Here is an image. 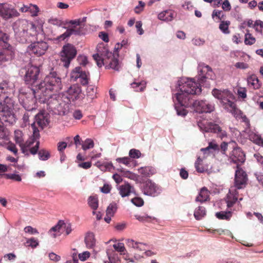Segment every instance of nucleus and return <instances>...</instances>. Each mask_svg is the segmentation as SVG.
I'll list each match as a JSON object with an SVG mask.
<instances>
[{"mask_svg": "<svg viewBox=\"0 0 263 263\" xmlns=\"http://www.w3.org/2000/svg\"><path fill=\"white\" fill-rule=\"evenodd\" d=\"M9 40V35L0 27V41L4 44L8 43Z\"/></svg>", "mask_w": 263, "mask_h": 263, "instance_id": "43", "label": "nucleus"}, {"mask_svg": "<svg viewBox=\"0 0 263 263\" xmlns=\"http://www.w3.org/2000/svg\"><path fill=\"white\" fill-rule=\"evenodd\" d=\"M193 107L199 113L211 112L215 109L214 104L203 100L194 101L193 103Z\"/></svg>", "mask_w": 263, "mask_h": 263, "instance_id": "13", "label": "nucleus"}, {"mask_svg": "<svg viewBox=\"0 0 263 263\" xmlns=\"http://www.w3.org/2000/svg\"><path fill=\"white\" fill-rule=\"evenodd\" d=\"M90 256V253L88 251L84 252L81 254H79V259L82 261L85 260L87 258H88Z\"/></svg>", "mask_w": 263, "mask_h": 263, "instance_id": "56", "label": "nucleus"}, {"mask_svg": "<svg viewBox=\"0 0 263 263\" xmlns=\"http://www.w3.org/2000/svg\"><path fill=\"white\" fill-rule=\"evenodd\" d=\"M88 204L93 210H96L98 207V201L97 198L90 196L88 198Z\"/></svg>", "mask_w": 263, "mask_h": 263, "instance_id": "38", "label": "nucleus"}, {"mask_svg": "<svg viewBox=\"0 0 263 263\" xmlns=\"http://www.w3.org/2000/svg\"><path fill=\"white\" fill-rule=\"evenodd\" d=\"M230 158L232 162L238 165L245 162V155L240 148L236 147L232 152Z\"/></svg>", "mask_w": 263, "mask_h": 263, "instance_id": "16", "label": "nucleus"}, {"mask_svg": "<svg viewBox=\"0 0 263 263\" xmlns=\"http://www.w3.org/2000/svg\"><path fill=\"white\" fill-rule=\"evenodd\" d=\"M12 88L9 86L7 81L0 83V98H4L5 96L11 95Z\"/></svg>", "mask_w": 263, "mask_h": 263, "instance_id": "21", "label": "nucleus"}, {"mask_svg": "<svg viewBox=\"0 0 263 263\" xmlns=\"http://www.w3.org/2000/svg\"><path fill=\"white\" fill-rule=\"evenodd\" d=\"M26 243L28 246L31 247L32 248H36L39 245V242L36 239L34 238H31L27 240Z\"/></svg>", "mask_w": 263, "mask_h": 263, "instance_id": "49", "label": "nucleus"}, {"mask_svg": "<svg viewBox=\"0 0 263 263\" xmlns=\"http://www.w3.org/2000/svg\"><path fill=\"white\" fill-rule=\"evenodd\" d=\"M2 51L6 57L8 61H11L15 55V50L14 48L8 43L4 44L3 45V50Z\"/></svg>", "mask_w": 263, "mask_h": 263, "instance_id": "18", "label": "nucleus"}, {"mask_svg": "<svg viewBox=\"0 0 263 263\" xmlns=\"http://www.w3.org/2000/svg\"><path fill=\"white\" fill-rule=\"evenodd\" d=\"M230 24L229 21H221L219 25V29L224 33H229V26Z\"/></svg>", "mask_w": 263, "mask_h": 263, "instance_id": "39", "label": "nucleus"}, {"mask_svg": "<svg viewBox=\"0 0 263 263\" xmlns=\"http://www.w3.org/2000/svg\"><path fill=\"white\" fill-rule=\"evenodd\" d=\"M231 212H224L221 211L216 213V216L219 219H226L228 220L231 217Z\"/></svg>", "mask_w": 263, "mask_h": 263, "instance_id": "34", "label": "nucleus"}, {"mask_svg": "<svg viewBox=\"0 0 263 263\" xmlns=\"http://www.w3.org/2000/svg\"><path fill=\"white\" fill-rule=\"evenodd\" d=\"M248 180L246 173L237 166L235 175V186L237 189H240L245 186Z\"/></svg>", "mask_w": 263, "mask_h": 263, "instance_id": "14", "label": "nucleus"}, {"mask_svg": "<svg viewBox=\"0 0 263 263\" xmlns=\"http://www.w3.org/2000/svg\"><path fill=\"white\" fill-rule=\"evenodd\" d=\"M80 35L81 34L80 29H75L74 28L68 29L65 32L59 36L57 40L58 41L64 40L67 37H69L71 34Z\"/></svg>", "mask_w": 263, "mask_h": 263, "instance_id": "26", "label": "nucleus"}, {"mask_svg": "<svg viewBox=\"0 0 263 263\" xmlns=\"http://www.w3.org/2000/svg\"><path fill=\"white\" fill-rule=\"evenodd\" d=\"M206 214L205 208L203 206H199L197 209L194 214V216L196 219L199 220L202 219Z\"/></svg>", "mask_w": 263, "mask_h": 263, "instance_id": "33", "label": "nucleus"}, {"mask_svg": "<svg viewBox=\"0 0 263 263\" xmlns=\"http://www.w3.org/2000/svg\"><path fill=\"white\" fill-rule=\"evenodd\" d=\"M19 13L16 9L6 3H0V17L8 20L18 16Z\"/></svg>", "mask_w": 263, "mask_h": 263, "instance_id": "12", "label": "nucleus"}, {"mask_svg": "<svg viewBox=\"0 0 263 263\" xmlns=\"http://www.w3.org/2000/svg\"><path fill=\"white\" fill-rule=\"evenodd\" d=\"M40 70L37 66L31 65L28 68L24 80L25 82L33 86L32 91L37 92L36 85H39L40 82L39 80L40 78Z\"/></svg>", "mask_w": 263, "mask_h": 263, "instance_id": "8", "label": "nucleus"}, {"mask_svg": "<svg viewBox=\"0 0 263 263\" xmlns=\"http://www.w3.org/2000/svg\"><path fill=\"white\" fill-rule=\"evenodd\" d=\"M183 106H181L180 105H178L176 103H175V109L176 110L177 115L181 116H185L187 111L186 109L183 108Z\"/></svg>", "mask_w": 263, "mask_h": 263, "instance_id": "42", "label": "nucleus"}, {"mask_svg": "<svg viewBox=\"0 0 263 263\" xmlns=\"http://www.w3.org/2000/svg\"><path fill=\"white\" fill-rule=\"evenodd\" d=\"M222 9L226 11H228L231 10V5L228 0H224L222 5Z\"/></svg>", "mask_w": 263, "mask_h": 263, "instance_id": "57", "label": "nucleus"}, {"mask_svg": "<svg viewBox=\"0 0 263 263\" xmlns=\"http://www.w3.org/2000/svg\"><path fill=\"white\" fill-rule=\"evenodd\" d=\"M35 124L36 123L40 127L43 128L48 124V119L43 113H39L35 116Z\"/></svg>", "mask_w": 263, "mask_h": 263, "instance_id": "24", "label": "nucleus"}, {"mask_svg": "<svg viewBox=\"0 0 263 263\" xmlns=\"http://www.w3.org/2000/svg\"><path fill=\"white\" fill-rule=\"evenodd\" d=\"M201 162L202 160L200 158H198L195 163L196 171L199 173H203L205 171L204 168L202 166H200Z\"/></svg>", "mask_w": 263, "mask_h": 263, "instance_id": "50", "label": "nucleus"}, {"mask_svg": "<svg viewBox=\"0 0 263 263\" xmlns=\"http://www.w3.org/2000/svg\"><path fill=\"white\" fill-rule=\"evenodd\" d=\"M65 229V232L66 235H69L72 231V226L70 223H65L63 225Z\"/></svg>", "mask_w": 263, "mask_h": 263, "instance_id": "63", "label": "nucleus"}, {"mask_svg": "<svg viewBox=\"0 0 263 263\" xmlns=\"http://www.w3.org/2000/svg\"><path fill=\"white\" fill-rule=\"evenodd\" d=\"M11 95L0 98V120L2 123L12 125L15 122L16 117L13 112L14 101Z\"/></svg>", "mask_w": 263, "mask_h": 263, "instance_id": "4", "label": "nucleus"}, {"mask_svg": "<svg viewBox=\"0 0 263 263\" xmlns=\"http://www.w3.org/2000/svg\"><path fill=\"white\" fill-rule=\"evenodd\" d=\"M7 137L6 129L0 125V139H5Z\"/></svg>", "mask_w": 263, "mask_h": 263, "instance_id": "53", "label": "nucleus"}, {"mask_svg": "<svg viewBox=\"0 0 263 263\" xmlns=\"http://www.w3.org/2000/svg\"><path fill=\"white\" fill-rule=\"evenodd\" d=\"M78 60H79L80 64L83 66H85L88 63L87 58L85 56H79Z\"/></svg>", "mask_w": 263, "mask_h": 263, "instance_id": "62", "label": "nucleus"}, {"mask_svg": "<svg viewBox=\"0 0 263 263\" xmlns=\"http://www.w3.org/2000/svg\"><path fill=\"white\" fill-rule=\"evenodd\" d=\"M127 243L128 247L140 251H144L145 245L142 243L135 241L133 239H127Z\"/></svg>", "mask_w": 263, "mask_h": 263, "instance_id": "28", "label": "nucleus"}, {"mask_svg": "<svg viewBox=\"0 0 263 263\" xmlns=\"http://www.w3.org/2000/svg\"><path fill=\"white\" fill-rule=\"evenodd\" d=\"M48 98H45L47 101V109L54 114L65 115L69 109V106L65 102L61 93L51 95Z\"/></svg>", "mask_w": 263, "mask_h": 263, "instance_id": "5", "label": "nucleus"}, {"mask_svg": "<svg viewBox=\"0 0 263 263\" xmlns=\"http://www.w3.org/2000/svg\"><path fill=\"white\" fill-rule=\"evenodd\" d=\"M30 9V11L32 13L33 16H36L37 15V13L39 11V8L36 5H31L29 7Z\"/></svg>", "mask_w": 263, "mask_h": 263, "instance_id": "58", "label": "nucleus"}, {"mask_svg": "<svg viewBox=\"0 0 263 263\" xmlns=\"http://www.w3.org/2000/svg\"><path fill=\"white\" fill-rule=\"evenodd\" d=\"M117 206L116 203H110L107 207L106 210V215L114 216V213L116 211Z\"/></svg>", "mask_w": 263, "mask_h": 263, "instance_id": "40", "label": "nucleus"}, {"mask_svg": "<svg viewBox=\"0 0 263 263\" xmlns=\"http://www.w3.org/2000/svg\"><path fill=\"white\" fill-rule=\"evenodd\" d=\"M62 87L61 78L58 76L57 72H52L36 85V90L37 93H40L39 96L42 95L43 97H47L52 92H59Z\"/></svg>", "mask_w": 263, "mask_h": 263, "instance_id": "2", "label": "nucleus"}, {"mask_svg": "<svg viewBox=\"0 0 263 263\" xmlns=\"http://www.w3.org/2000/svg\"><path fill=\"white\" fill-rule=\"evenodd\" d=\"M93 146L94 143L93 140L91 139H87L84 141V143L82 145V148L85 151L86 149L92 148Z\"/></svg>", "mask_w": 263, "mask_h": 263, "instance_id": "44", "label": "nucleus"}, {"mask_svg": "<svg viewBox=\"0 0 263 263\" xmlns=\"http://www.w3.org/2000/svg\"><path fill=\"white\" fill-rule=\"evenodd\" d=\"M253 28H254L257 31L261 32L263 28V22L256 21L253 25Z\"/></svg>", "mask_w": 263, "mask_h": 263, "instance_id": "52", "label": "nucleus"}, {"mask_svg": "<svg viewBox=\"0 0 263 263\" xmlns=\"http://www.w3.org/2000/svg\"><path fill=\"white\" fill-rule=\"evenodd\" d=\"M77 51L75 47L70 44L64 45L60 52L61 61L63 63V66L68 68L72 60L76 56Z\"/></svg>", "mask_w": 263, "mask_h": 263, "instance_id": "9", "label": "nucleus"}, {"mask_svg": "<svg viewBox=\"0 0 263 263\" xmlns=\"http://www.w3.org/2000/svg\"><path fill=\"white\" fill-rule=\"evenodd\" d=\"M39 95L40 93L37 92H34L33 91H32V93H22L20 96V102L26 110L32 112L36 109L37 97L41 98L43 97L42 95L41 96Z\"/></svg>", "mask_w": 263, "mask_h": 263, "instance_id": "7", "label": "nucleus"}, {"mask_svg": "<svg viewBox=\"0 0 263 263\" xmlns=\"http://www.w3.org/2000/svg\"><path fill=\"white\" fill-rule=\"evenodd\" d=\"M141 153L139 150L132 149L129 152V155L132 158H138L141 156Z\"/></svg>", "mask_w": 263, "mask_h": 263, "instance_id": "47", "label": "nucleus"}, {"mask_svg": "<svg viewBox=\"0 0 263 263\" xmlns=\"http://www.w3.org/2000/svg\"><path fill=\"white\" fill-rule=\"evenodd\" d=\"M159 188L151 181H147L143 186V191L145 195L155 196L157 195ZM159 192L158 191V194Z\"/></svg>", "mask_w": 263, "mask_h": 263, "instance_id": "17", "label": "nucleus"}, {"mask_svg": "<svg viewBox=\"0 0 263 263\" xmlns=\"http://www.w3.org/2000/svg\"><path fill=\"white\" fill-rule=\"evenodd\" d=\"M97 53L94 54L92 57L98 67H101L103 65H106L108 68L119 71L120 68L119 61L107 47L100 45L97 47Z\"/></svg>", "mask_w": 263, "mask_h": 263, "instance_id": "3", "label": "nucleus"}, {"mask_svg": "<svg viewBox=\"0 0 263 263\" xmlns=\"http://www.w3.org/2000/svg\"><path fill=\"white\" fill-rule=\"evenodd\" d=\"M48 48L47 43L44 41L34 42L28 47V51L38 57L45 54Z\"/></svg>", "mask_w": 263, "mask_h": 263, "instance_id": "11", "label": "nucleus"}, {"mask_svg": "<svg viewBox=\"0 0 263 263\" xmlns=\"http://www.w3.org/2000/svg\"><path fill=\"white\" fill-rule=\"evenodd\" d=\"M87 95L92 97L96 94V89L95 86H89L87 88Z\"/></svg>", "mask_w": 263, "mask_h": 263, "instance_id": "55", "label": "nucleus"}, {"mask_svg": "<svg viewBox=\"0 0 263 263\" xmlns=\"http://www.w3.org/2000/svg\"><path fill=\"white\" fill-rule=\"evenodd\" d=\"M24 231L26 233H29L30 234L37 233L38 232L36 229L33 228L31 226H27L24 228Z\"/></svg>", "mask_w": 263, "mask_h": 263, "instance_id": "61", "label": "nucleus"}, {"mask_svg": "<svg viewBox=\"0 0 263 263\" xmlns=\"http://www.w3.org/2000/svg\"><path fill=\"white\" fill-rule=\"evenodd\" d=\"M179 91L175 94L177 104L185 107L193 106V103L190 101L189 95H199L201 92L199 85L192 80L182 79L178 81Z\"/></svg>", "mask_w": 263, "mask_h": 263, "instance_id": "1", "label": "nucleus"}, {"mask_svg": "<svg viewBox=\"0 0 263 263\" xmlns=\"http://www.w3.org/2000/svg\"><path fill=\"white\" fill-rule=\"evenodd\" d=\"M237 192L234 187H231L227 195V203L228 208L232 207L238 199Z\"/></svg>", "mask_w": 263, "mask_h": 263, "instance_id": "19", "label": "nucleus"}, {"mask_svg": "<svg viewBox=\"0 0 263 263\" xmlns=\"http://www.w3.org/2000/svg\"><path fill=\"white\" fill-rule=\"evenodd\" d=\"M4 176L8 179H11L15 181H22V177L19 174L16 173L13 174H4Z\"/></svg>", "mask_w": 263, "mask_h": 263, "instance_id": "35", "label": "nucleus"}, {"mask_svg": "<svg viewBox=\"0 0 263 263\" xmlns=\"http://www.w3.org/2000/svg\"><path fill=\"white\" fill-rule=\"evenodd\" d=\"M114 248L116 251L120 252L121 254H125L126 249L123 243L118 242L113 245Z\"/></svg>", "mask_w": 263, "mask_h": 263, "instance_id": "41", "label": "nucleus"}, {"mask_svg": "<svg viewBox=\"0 0 263 263\" xmlns=\"http://www.w3.org/2000/svg\"><path fill=\"white\" fill-rule=\"evenodd\" d=\"M134 188L128 183L120 185L118 187L119 193L122 197L128 196L133 192Z\"/></svg>", "mask_w": 263, "mask_h": 263, "instance_id": "22", "label": "nucleus"}, {"mask_svg": "<svg viewBox=\"0 0 263 263\" xmlns=\"http://www.w3.org/2000/svg\"><path fill=\"white\" fill-rule=\"evenodd\" d=\"M31 127L33 129V139L36 140L40 137V134L39 129L36 127L35 125V122L31 124Z\"/></svg>", "mask_w": 263, "mask_h": 263, "instance_id": "48", "label": "nucleus"}, {"mask_svg": "<svg viewBox=\"0 0 263 263\" xmlns=\"http://www.w3.org/2000/svg\"><path fill=\"white\" fill-rule=\"evenodd\" d=\"M158 18L166 22H170L173 20V13L170 11H164L158 14Z\"/></svg>", "mask_w": 263, "mask_h": 263, "instance_id": "30", "label": "nucleus"}, {"mask_svg": "<svg viewBox=\"0 0 263 263\" xmlns=\"http://www.w3.org/2000/svg\"><path fill=\"white\" fill-rule=\"evenodd\" d=\"M198 80L201 84L206 82L207 80H214L215 76L213 74L212 68L208 65L204 66L200 70Z\"/></svg>", "mask_w": 263, "mask_h": 263, "instance_id": "15", "label": "nucleus"}, {"mask_svg": "<svg viewBox=\"0 0 263 263\" xmlns=\"http://www.w3.org/2000/svg\"><path fill=\"white\" fill-rule=\"evenodd\" d=\"M209 195L208 190L205 187L201 189L199 196L196 198V201L202 202L208 200Z\"/></svg>", "mask_w": 263, "mask_h": 263, "instance_id": "29", "label": "nucleus"}, {"mask_svg": "<svg viewBox=\"0 0 263 263\" xmlns=\"http://www.w3.org/2000/svg\"><path fill=\"white\" fill-rule=\"evenodd\" d=\"M213 95L216 98L221 100V102L224 100L226 97L231 96V93L227 90L221 91L217 89H214L212 91Z\"/></svg>", "mask_w": 263, "mask_h": 263, "instance_id": "25", "label": "nucleus"}, {"mask_svg": "<svg viewBox=\"0 0 263 263\" xmlns=\"http://www.w3.org/2000/svg\"><path fill=\"white\" fill-rule=\"evenodd\" d=\"M67 147V143L65 142H60L58 143V149L60 152L63 151Z\"/></svg>", "mask_w": 263, "mask_h": 263, "instance_id": "64", "label": "nucleus"}, {"mask_svg": "<svg viewBox=\"0 0 263 263\" xmlns=\"http://www.w3.org/2000/svg\"><path fill=\"white\" fill-rule=\"evenodd\" d=\"M131 201L133 204L137 206H141L144 203L143 199L139 197L134 198L132 199Z\"/></svg>", "mask_w": 263, "mask_h": 263, "instance_id": "51", "label": "nucleus"}, {"mask_svg": "<svg viewBox=\"0 0 263 263\" xmlns=\"http://www.w3.org/2000/svg\"><path fill=\"white\" fill-rule=\"evenodd\" d=\"M64 224L65 222H64V221L59 220L58 223L55 226L53 227L50 229V230L49 231V233H51L52 232H59Z\"/></svg>", "mask_w": 263, "mask_h": 263, "instance_id": "46", "label": "nucleus"}, {"mask_svg": "<svg viewBox=\"0 0 263 263\" xmlns=\"http://www.w3.org/2000/svg\"><path fill=\"white\" fill-rule=\"evenodd\" d=\"M39 145L40 142L39 141H37L35 145L30 149V152L31 154H32V155L36 154L39 150Z\"/></svg>", "mask_w": 263, "mask_h": 263, "instance_id": "60", "label": "nucleus"}, {"mask_svg": "<svg viewBox=\"0 0 263 263\" xmlns=\"http://www.w3.org/2000/svg\"><path fill=\"white\" fill-rule=\"evenodd\" d=\"M81 92V87L75 84L70 86L66 91L62 93L61 95L65 102L68 105L70 102L78 99Z\"/></svg>", "mask_w": 263, "mask_h": 263, "instance_id": "10", "label": "nucleus"}, {"mask_svg": "<svg viewBox=\"0 0 263 263\" xmlns=\"http://www.w3.org/2000/svg\"><path fill=\"white\" fill-rule=\"evenodd\" d=\"M138 171L144 177H149L154 173V170L149 166L142 167L139 169Z\"/></svg>", "mask_w": 263, "mask_h": 263, "instance_id": "31", "label": "nucleus"}, {"mask_svg": "<svg viewBox=\"0 0 263 263\" xmlns=\"http://www.w3.org/2000/svg\"><path fill=\"white\" fill-rule=\"evenodd\" d=\"M71 78H74L75 79L79 78L80 79V82L83 85H85L88 84V79L86 73L76 76L72 75Z\"/></svg>", "mask_w": 263, "mask_h": 263, "instance_id": "36", "label": "nucleus"}, {"mask_svg": "<svg viewBox=\"0 0 263 263\" xmlns=\"http://www.w3.org/2000/svg\"><path fill=\"white\" fill-rule=\"evenodd\" d=\"M247 81L248 84L252 85L254 89H258L260 86L258 79L255 75L250 76L248 78Z\"/></svg>", "mask_w": 263, "mask_h": 263, "instance_id": "32", "label": "nucleus"}, {"mask_svg": "<svg viewBox=\"0 0 263 263\" xmlns=\"http://www.w3.org/2000/svg\"><path fill=\"white\" fill-rule=\"evenodd\" d=\"M221 103L226 109L229 110L232 114H235L236 112V105L235 103L225 98L224 100H222Z\"/></svg>", "mask_w": 263, "mask_h": 263, "instance_id": "27", "label": "nucleus"}, {"mask_svg": "<svg viewBox=\"0 0 263 263\" xmlns=\"http://www.w3.org/2000/svg\"><path fill=\"white\" fill-rule=\"evenodd\" d=\"M16 39L21 43L27 42L28 37L36 34V27L31 22L23 20L19 23L18 27L14 28Z\"/></svg>", "mask_w": 263, "mask_h": 263, "instance_id": "6", "label": "nucleus"}, {"mask_svg": "<svg viewBox=\"0 0 263 263\" xmlns=\"http://www.w3.org/2000/svg\"><path fill=\"white\" fill-rule=\"evenodd\" d=\"M206 132H210L212 133H217L219 137L222 139L227 137V134L226 131L222 130L221 128L216 124L210 123L209 128Z\"/></svg>", "mask_w": 263, "mask_h": 263, "instance_id": "20", "label": "nucleus"}, {"mask_svg": "<svg viewBox=\"0 0 263 263\" xmlns=\"http://www.w3.org/2000/svg\"><path fill=\"white\" fill-rule=\"evenodd\" d=\"M99 36L105 42H108L109 38L107 33L104 32H100L99 34Z\"/></svg>", "mask_w": 263, "mask_h": 263, "instance_id": "59", "label": "nucleus"}, {"mask_svg": "<svg viewBox=\"0 0 263 263\" xmlns=\"http://www.w3.org/2000/svg\"><path fill=\"white\" fill-rule=\"evenodd\" d=\"M116 160L119 163L128 165L130 162V158L129 157L118 158Z\"/></svg>", "mask_w": 263, "mask_h": 263, "instance_id": "54", "label": "nucleus"}, {"mask_svg": "<svg viewBox=\"0 0 263 263\" xmlns=\"http://www.w3.org/2000/svg\"><path fill=\"white\" fill-rule=\"evenodd\" d=\"M84 241L87 248H93L96 245L95 234L92 232H87L86 234Z\"/></svg>", "mask_w": 263, "mask_h": 263, "instance_id": "23", "label": "nucleus"}, {"mask_svg": "<svg viewBox=\"0 0 263 263\" xmlns=\"http://www.w3.org/2000/svg\"><path fill=\"white\" fill-rule=\"evenodd\" d=\"M255 42V39L250 33H247L245 35V43L246 45H251Z\"/></svg>", "mask_w": 263, "mask_h": 263, "instance_id": "45", "label": "nucleus"}, {"mask_svg": "<svg viewBox=\"0 0 263 263\" xmlns=\"http://www.w3.org/2000/svg\"><path fill=\"white\" fill-rule=\"evenodd\" d=\"M38 155L40 159L44 161L48 160L50 157V153L44 149H41Z\"/></svg>", "mask_w": 263, "mask_h": 263, "instance_id": "37", "label": "nucleus"}]
</instances>
